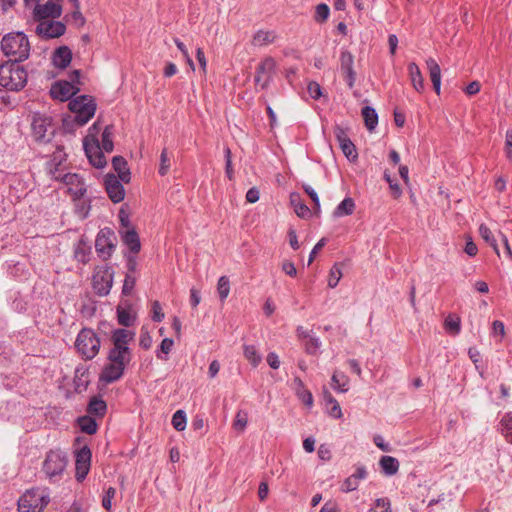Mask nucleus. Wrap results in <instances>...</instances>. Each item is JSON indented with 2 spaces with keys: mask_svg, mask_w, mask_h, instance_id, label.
Wrapping results in <instances>:
<instances>
[{
  "mask_svg": "<svg viewBox=\"0 0 512 512\" xmlns=\"http://www.w3.org/2000/svg\"><path fill=\"white\" fill-rule=\"evenodd\" d=\"M135 332L125 328H117L112 331L111 342L113 347L107 354L110 362L127 366L132 359V350L129 347L130 342L134 340Z\"/></svg>",
  "mask_w": 512,
  "mask_h": 512,
  "instance_id": "nucleus-1",
  "label": "nucleus"
},
{
  "mask_svg": "<svg viewBox=\"0 0 512 512\" xmlns=\"http://www.w3.org/2000/svg\"><path fill=\"white\" fill-rule=\"evenodd\" d=\"M30 42L24 32H10L1 40V50L5 56L10 57L9 61L22 63L30 56Z\"/></svg>",
  "mask_w": 512,
  "mask_h": 512,
  "instance_id": "nucleus-2",
  "label": "nucleus"
},
{
  "mask_svg": "<svg viewBox=\"0 0 512 512\" xmlns=\"http://www.w3.org/2000/svg\"><path fill=\"white\" fill-rule=\"evenodd\" d=\"M28 73L21 63L7 61L0 65V85L9 91H21L27 84Z\"/></svg>",
  "mask_w": 512,
  "mask_h": 512,
  "instance_id": "nucleus-3",
  "label": "nucleus"
},
{
  "mask_svg": "<svg viewBox=\"0 0 512 512\" xmlns=\"http://www.w3.org/2000/svg\"><path fill=\"white\" fill-rule=\"evenodd\" d=\"M68 464L67 454L59 448L49 450L42 463V472L50 482L58 481Z\"/></svg>",
  "mask_w": 512,
  "mask_h": 512,
  "instance_id": "nucleus-4",
  "label": "nucleus"
},
{
  "mask_svg": "<svg viewBox=\"0 0 512 512\" xmlns=\"http://www.w3.org/2000/svg\"><path fill=\"white\" fill-rule=\"evenodd\" d=\"M75 456V478L82 482L88 475L91 467L92 452L86 439L77 436L73 442Z\"/></svg>",
  "mask_w": 512,
  "mask_h": 512,
  "instance_id": "nucleus-5",
  "label": "nucleus"
},
{
  "mask_svg": "<svg viewBox=\"0 0 512 512\" xmlns=\"http://www.w3.org/2000/svg\"><path fill=\"white\" fill-rule=\"evenodd\" d=\"M68 107L75 114L72 122H76V126L81 127L94 116L97 105L92 96L80 95L71 99Z\"/></svg>",
  "mask_w": 512,
  "mask_h": 512,
  "instance_id": "nucleus-6",
  "label": "nucleus"
},
{
  "mask_svg": "<svg viewBox=\"0 0 512 512\" xmlns=\"http://www.w3.org/2000/svg\"><path fill=\"white\" fill-rule=\"evenodd\" d=\"M101 341L93 329L84 327L75 341V348L84 360H92L100 350Z\"/></svg>",
  "mask_w": 512,
  "mask_h": 512,
  "instance_id": "nucleus-7",
  "label": "nucleus"
},
{
  "mask_svg": "<svg viewBox=\"0 0 512 512\" xmlns=\"http://www.w3.org/2000/svg\"><path fill=\"white\" fill-rule=\"evenodd\" d=\"M80 91V70H73L69 80H58L51 85L50 96L55 100L65 102L73 99Z\"/></svg>",
  "mask_w": 512,
  "mask_h": 512,
  "instance_id": "nucleus-8",
  "label": "nucleus"
},
{
  "mask_svg": "<svg viewBox=\"0 0 512 512\" xmlns=\"http://www.w3.org/2000/svg\"><path fill=\"white\" fill-rule=\"evenodd\" d=\"M49 503V496L40 488L27 490L18 500L19 512H42Z\"/></svg>",
  "mask_w": 512,
  "mask_h": 512,
  "instance_id": "nucleus-9",
  "label": "nucleus"
},
{
  "mask_svg": "<svg viewBox=\"0 0 512 512\" xmlns=\"http://www.w3.org/2000/svg\"><path fill=\"white\" fill-rule=\"evenodd\" d=\"M117 247V237L114 230L110 227H104L99 230L95 238V250L98 257L103 260H109Z\"/></svg>",
  "mask_w": 512,
  "mask_h": 512,
  "instance_id": "nucleus-10",
  "label": "nucleus"
},
{
  "mask_svg": "<svg viewBox=\"0 0 512 512\" xmlns=\"http://www.w3.org/2000/svg\"><path fill=\"white\" fill-rule=\"evenodd\" d=\"M114 271L109 265L96 266L92 275V287L96 295L103 297L110 293Z\"/></svg>",
  "mask_w": 512,
  "mask_h": 512,
  "instance_id": "nucleus-11",
  "label": "nucleus"
},
{
  "mask_svg": "<svg viewBox=\"0 0 512 512\" xmlns=\"http://www.w3.org/2000/svg\"><path fill=\"white\" fill-rule=\"evenodd\" d=\"M59 181L68 187V193L73 201L82 199L87 192L84 178L77 173L61 174Z\"/></svg>",
  "mask_w": 512,
  "mask_h": 512,
  "instance_id": "nucleus-12",
  "label": "nucleus"
},
{
  "mask_svg": "<svg viewBox=\"0 0 512 512\" xmlns=\"http://www.w3.org/2000/svg\"><path fill=\"white\" fill-rule=\"evenodd\" d=\"M340 71L344 77L347 86L352 89L356 82V71L354 69V56L348 49H341L340 56Z\"/></svg>",
  "mask_w": 512,
  "mask_h": 512,
  "instance_id": "nucleus-13",
  "label": "nucleus"
},
{
  "mask_svg": "<svg viewBox=\"0 0 512 512\" xmlns=\"http://www.w3.org/2000/svg\"><path fill=\"white\" fill-rule=\"evenodd\" d=\"M275 60L272 57L263 59L256 68L255 84L260 85L262 89H267L275 70Z\"/></svg>",
  "mask_w": 512,
  "mask_h": 512,
  "instance_id": "nucleus-14",
  "label": "nucleus"
},
{
  "mask_svg": "<svg viewBox=\"0 0 512 512\" xmlns=\"http://www.w3.org/2000/svg\"><path fill=\"white\" fill-rule=\"evenodd\" d=\"M66 32V26L61 21H46L40 20V23L36 27V34L43 39L58 38Z\"/></svg>",
  "mask_w": 512,
  "mask_h": 512,
  "instance_id": "nucleus-15",
  "label": "nucleus"
},
{
  "mask_svg": "<svg viewBox=\"0 0 512 512\" xmlns=\"http://www.w3.org/2000/svg\"><path fill=\"white\" fill-rule=\"evenodd\" d=\"M83 147L85 154L92 166L98 169L106 166L107 161L104 156L105 151L101 149L99 140H95L94 143H90L87 139H84Z\"/></svg>",
  "mask_w": 512,
  "mask_h": 512,
  "instance_id": "nucleus-16",
  "label": "nucleus"
},
{
  "mask_svg": "<svg viewBox=\"0 0 512 512\" xmlns=\"http://www.w3.org/2000/svg\"><path fill=\"white\" fill-rule=\"evenodd\" d=\"M62 13L60 0H48L45 4H36L33 10V17L40 21L47 18H58Z\"/></svg>",
  "mask_w": 512,
  "mask_h": 512,
  "instance_id": "nucleus-17",
  "label": "nucleus"
},
{
  "mask_svg": "<svg viewBox=\"0 0 512 512\" xmlns=\"http://www.w3.org/2000/svg\"><path fill=\"white\" fill-rule=\"evenodd\" d=\"M122 181L116 175L108 173L104 178L105 190L113 203H120L124 200L125 189Z\"/></svg>",
  "mask_w": 512,
  "mask_h": 512,
  "instance_id": "nucleus-18",
  "label": "nucleus"
},
{
  "mask_svg": "<svg viewBox=\"0 0 512 512\" xmlns=\"http://www.w3.org/2000/svg\"><path fill=\"white\" fill-rule=\"evenodd\" d=\"M118 324L123 327L134 326L137 320V313L133 311L132 304L126 300L116 308Z\"/></svg>",
  "mask_w": 512,
  "mask_h": 512,
  "instance_id": "nucleus-19",
  "label": "nucleus"
},
{
  "mask_svg": "<svg viewBox=\"0 0 512 512\" xmlns=\"http://www.w3.org/2000/svg\"><path fill=\"white\" fill-rule=\"evenodd\" d=\"M125 369V366L109 361L99 375V383L110 384L118 381L124 375Z\"/></svg>",
  "mask_w": 512,
  "mask_h": 512,
  "instance_id": "nucleus-20",
  "label": "nucleus"
},
{
  "mask_svg": "<svg viewBox=\"0 0 512 512\" xmlns=\"http://www.w3.org/2000/svg\"><path fill=\"white\" fill-rule=\"evenodd\" d=\"M367 476L368 472L366 467L364 465H357L355 472L342 482L340 490L344 493L357 490L359 482L366 479Z\"/></svg>",
  "mask_w": 512,
  "mask_h": 512,
  "instance_id": "nucleus-21",
  "label": "nucleus"
},
{
  "mask_svg": "<svg viewBox=\"0 0 512 512\" xmlns=\"http://www.w3.org/2000/svg\"><path fill=\"white\" fill-rule=\"evenodd\" d=\"M74 259L86 265L90 262L92 256V247L87 238L82 235L81 238L73 246Z\"/></svg>",
  "mask_w": 512,
  "mask_h": 512,
  "instance_id": "nucleus-22",
  "label": "nucleus"
},
{
  "mask_svg": "<svg viewBox=\"0 0 512 512\" xmlns=\"http://www.w3.org/2000/svg\"><path fill=\"white\" fill-rule=\"evenodd\" d=\"M66 159L67 154L65 153L64 148L57 146L56 150L51 156L50 161L47 163L49 174L54 180H60L61 173L59 172V167L63 162L66 161Z\"/></svg>",
  "mask_w": 512,
  "mask_h": 512,
  "instance_id": "nucleus-23",
  "label": "nucleus"
},
{
  "mask_svg": "<svg viewBox=\"0 0 512 512\" xmlns=\"http://www.w3.org/2000/svg\"><path fill=\"white\" fill-rule=\"evenodd\" d=\"M51 61L56 68L66 69L72 61L71 49L66 45L59 46L52 53Z\"/></svg>",
  "mask_w": 512,
  "mask_h": 512,
  "instance_id": "nucleus-24",
  "label": "nucleus"
},
{
  "mask_svg": "<svg viewBox=\"0 0 512 512\" xmlns=\"http://www.w3.org/2000/svg\"><path fill=\"white\" fill-rule=\"evenodd\" d=\"M121 240L128 247L129 253L138 254L141 250V242L138 232L135 228L130 230H119Z\"/></svg>",
  "mask_w": 512,
  "mask_h": 512,
  "instance_id": "nucleus-25",
  "label": "nucleus"
},
{
  "mask_svg": "<svg viewBox=\"0 0 512 512\" xmlns=\"http://www.w3.org/2000/svg\"><path fill=\"white\" fill-rule=\"evenodd\" d=\"M51 119L49 117L37 116L34 117L31 128L32 135L37 142L46 141V132L50 126ZM49 141V139H47Z\"/></svg>",
  "mask_w": 512,
  "mask_h": 512,
  "instance_id": "nucleus-26",
  "label": "nucleus"
},
{
  "mask_svg": "<svg viewBox=\"0 0 512 512\" xmlns=\"http://www.w3.org/2000/svg\"><path fill=\"white\" fill-rule=\"evenodd\" d=\"M74 390L80 394L87 390L90 379H89V368L85 366H77L73 378Z\"/></svg>",
  "mask_w": 512,
  "mask_h": 512,
  "instance_id": "nucleus-27",
  "label": "nucleus"
},
{
  "mask_svg": "<svg viewBox=\"0 0 512 512\" xmlns=\"http://www.w3.org/2000/svg\"><path fill=\"white\" fill-rule=\"evenodd\" d=\"M426 65L429 70L430 79L433 85V89L437 95L441 93V68L437 61L433 58L426 60Z\"/></svg>",
  "mask_w": 512,
  "mask_h": 512,
  "instance_id": "nucleus-28",
  "label": "nucleus"
},
{
  "mask_svg": "<svg viewBox=\"0 0 512 512\" xmlns=\"http://www.w3.org/2000/svg\"><path fill=\"white\" fill-rule=\"evenodd\" d=\"M87 413L97 418H103L107 413V403L101 396H92L87 405Z\"/></svg>",
  "mask_w": 512,
  "mask_h": 512,
  "instance_id": "nucleus-29",
  "label": "nucleus"
},
{
  "mask_svg": "<svg viewBox=\"0 0 512 512\" xmlns=\"http://www.w3.org/2000/svg\"><path fill=\"white\" fill-rule=\"evenodd\" d=\"M113 169L117 172L118 178L124 183H129L131 180V172L128 163L123 156H114L112 159Z\"/></svg>",
  "mask_w": 512,
  "mask_h": 512,
  "instance_id": "nucleus-30",
  "label": "nucleus"
},
{
  "mask_svg": "<svg viewBox=\"0 0 512 512\" xmlns=\"http://www.w3.org/2000/svg\"><path fill=\"white\" fill-rule=\"evenodd\" d=\"M293 388L297 397L309 408L313 406V395L306 389L304 382L298 376L293 379Z\"/></svg>",
  "mask_w": 512,
  "mask_h": 512,
  "instance_id": "nucleus-31",
  "label": "nucleus"
},
{
  "mask_svg": "<svg viewBox=\"0 0 512 512\" xmlns=\"http://www.w3.org/2000/svg\"><path fill=\"white\" fill-rule=\"evenodd\" d=\"M408 74L413 88L418 93H423L425 90L424 78L419 66L415 62L408 64Z\"/></svg>",
  "mask_w": 512,
  "mask_h": 512,
  "instance_id": "nucleus-32",
  "label": "nucleus"
},
{
  "mask_svg": "<svg viewBox=\"0 0 512 512\" xmlns=\"http://www.w3.org/2000/svg\"><path fill=\"white\" fill-rule=\"evenodd\" d=\"M289 199L298 217L305 219L311 216L310 208L302 201L299 193L291 192Z\"/></svg>",
  "mask_w": 512,
  "mask_h": 512,
  "instance_id": "nucleus-33",
  "label": "nucleus"
},
{
  "mask_svg": "<svg viewBox=\"0 0 512 512\" xmlns=\"http://www.w3.org/2000/svg\"><path fill=\"white\" fill-rule=\"evenodd\" d=\"M498 431L505 441L512 444V412H506L499 421Z\"/></svg>",
  "mask_w": 512,
  "mask_h": 512,
  "instance_id": "nucleus-34",
  "label": "nucleus"
},
{
  "mask_svg": "<svg viewBox=\"0 0 512 512\" xmlns=\"http://www.w3.org/2000/svg\"><path fill=\"white\" fill-rule=\"evenodd\" d=\"M323 400L327 407L331 406L327 410V413L329 414V416H331L335 419H340L343 415L341 407H340L338 401L333 397V395L327 389H325L323 391Z\"/></svg>",
  "mask_w": 512,
  "mask_h": 512,
  "instance_id": "nucleus-35",
  "label": "nucleus"
},
{
  "mask_svg": "<svg viewBox=\"0 0 512 512\" xmlns=\"http://www.w3.org/2000/svg\"><path fill=\"white\" fill-rule=\"evenodd\" d=\"M77 425L83 433L94 435L98 431V424L91 415L80 416L76 420Z\"/></svg>",
  "mask_w": 512,
  "mask_h": 512,
  "instance_id": "nucleus-36",
  "label": "nucleus"
},
{
  "mask_svg": "<svg viewBox=\"0 0 512 512\" xmlns=\"http://www.w3.org/2000/svg\"><path fill=\"white\" fill-rule=\"evenodd\" d=\"M382 472L387 476L395 475L399 470V461L392 456H382L379 461Z\"/></svg>",
  "mask_w": 512,
  "mask_h": 512,
  "instance_id": "nucleus-37",
  "label": "nucleus"
},
{
  "mask_svg": "<svg viewBox=\"0 0 512 512\" xmlns=\"http://www.w3.org/2000/svg\"><path fill=\"white\" fill-rule=\"evenodd\" d=\"M355 202L351 197L344 198L334 209V217L349 216L354 213Z\"/></svg>",
  "mask_w": 512,
  "mask_h": 512,
  "instance_id": "nucleus-38",
  "label": "nucleus"
},
{
  "mask_svg": "<svg viewBox=\"0 0 512 512\" xmlns=\"http://www.w3.org/2000/svg\"><path fill=\"white\" fill-rule=\"evenodd\" d=\"M361 113L364 118L366 128L372 132L378 124V114L376 110L371 106H364Z\"/></svg>",
  "mask_w": 512,
  "mask_h": 512,
  "instance_id": "nucleus-39",
  "label": "nucleus"
},
{
  "mask_svg": "<svg viewBox=\"0 0 512 512\" xmlns=\"http://www.w3.org/2000/svg\"><path fill=\"white\" fill-rule=\"evenodd\" d=\"M113 131V125H106L101 135L100 147L107 153L112 152L114 149V143L112 140Z\"/></svg>",
  "mask_w": 512,
  "mask_h": 512,
  "instance_id": "nucleus-40",
  "label": "nucleus"
},
{
  "mask_svg": "<svg viewBox=\"0 0 512 512\" xmlns=\"http://www.w3.org/2000/svg\"><path fill=\"white\" fill-rule=\"evenodd\" d=\"M479 234L482 237V239L487 244H489L493 248L494 252L499 256L500 252H499L498 244H497V241H496L492 231L490 230V228L485 224H481L479 226Z\"/></svg>",
  "mask_w": 512,
  "mask_h": 512,
  "instance_id": "nucleus-41",
  "label": "nucleus"
},
{
  "mask_svg": "<svg viewBox=\"0 0 512 512\" xmlns=\"http://www.w3.org/2000/svg\"><path fill=\"white\" fill-rule=\"evenodd\" d=\"M331 381H332V388L335 391H338V392H341V393H345V392L348 391V382H349V380H348L347 376L344 373H337V372H335L332 375Z\"/></svg>",
  "mask_w": 512,
  "mask_h": 512,
  "instance_id": "nucleus-42",
  "label": "nucleus"
},
{
  "mask_svg": "<svg viewBox=\"0 0 512 512\" xmlns=\"http://www.w3.org/2000/svg\"><path fill=\"white\" fill-rule=\"evenodd\" d=\"M274 41V35L271 31L258 30L252 40L254 46H263Z\"/></svg>",
  "mask_w": 512,
  "mask_h": 512,
  "instance_id": "nucleus-43",
  "label": "nucleus"
},
{
  "mask_svg": "<svg viewBox=\"0 0 512 512\" xmlns=\"http://www.w3.org/2000/svg\"><path fill=\"white\" fill-rule=\"evenodd\" d=\"M339 146L350 162H355L358 159V152L355 144L350 140L339 143Z\"/></svg>",
  "mask_w": 512,
  "mask_h": 512,
  "instance_id": "nucleus-44",
  "label": "nucleus"
},
{
  "mask_svg": "<svg viewBox=\"0 0 512 512\" xmlns=\"http://www.w3.org/2000/svg\"><path fill=\"white\" fill-rule=\"evenodd\" d=\"M444 328L447 332L458 335L461 331V320L458 316L449 315L444 321Z\"/></svg>",
  "mask_w": 512,
  "mask_h": 512,
  "instance_id": "nucleus-45",
  "label": "nucleus"
},
{
  "mask_svg": "<svg viewBox=\"0 0 512 512\" xmlns=\"http://www.w3.org/2000/svg\"><path fill=\"white\" fill-rule=\"evenodd\" d=\"M330 15V8L325 3H320L315 7L314 20L319 24L325 23Z\"/></svg>",
  "mask_w": 512,
  "mask_h": 512,
  "instance_id": "nucleus-46",
  "label": "nucleus"
},
{
  "mask_svg": "<svg viewBox=\"0 0 512 512\" xmlns=\"http://www.w3.org/2000/svg\"><path fill=\"white\" fill-rule=\"evenodd\" d=\"M173 346L174 340L172 338H164L155 352L156 357L160 360H167V357L162 354L168 355L172 351Z\"/></svg>",
  "mask_w": 512,
  "mask_h": 512,
  "instance_id": "nucleus-47",
  "label": "nucleus"
},
{
  "mask_svg": "<svg viewBox=\"0 0 512 512\" xmlns=\"http://www.w3.org/2000/svg\"><path fill=\"white\" fill-rule=\"evenodd\" d=\"M244 356L254 367H256L262 360L261 355L258 353L254 345H244Z\"/></svg>",
  "mask_w": 512,
  "mask_h": 512,
  "instance_id": "nucleus-48",
  "label": "nucleus"
},
{
  "mask_svg": "<svg viewBox=\"0 0 512 512\" xmlns=\"http://www.w3.org/2000/svg\"><path fill=\"white\" fill-rule=\"evenodd\" d=\"M217 292L220 300L223 302L226 300L230 293V281L227 276H221L217 283Z\"/></svg>",
  "mask_w": 512,
  "mask_h": 512,
  "instance_id": "nucleus-49",
  "label": "nucleus"
},
{
  "mask_svg": "<svg viewBox=\"0 0 512 512\" xmlns=\"http://www.w3.org/2000/svg\"><path fill=\"white\" fill-rule=\"evenodd\" d=\"M172 426L177 431H183L186 428L187 418L183 410H177L172 416Z\"/></svg>",
  "mask_w": 512,
  "mask_h": 512,
  "instance_id": "nucleus-50",
  "label": "nucleus"
},
{
  "mask_svg": "<svg viewBox=\"0 0 512 512\" xmlns=\"http://www.w3.org/2000/svg\"><path fill=\"white\" fill-rule=\"evenodd\" d=\"M248 423V413L245 410H238L233 422V427L235 430L243 432Z\"/></svg>",
  "mask_w": 512,
  "mask_h": 512,
  "instance_id": "nucleus-51",
  "label": "nucleus"
},
{
  "mask_svg": "<svg viewBox=\"0 0 512 512\" xmlns=\"http://www.w3.org/2000/svg\"><path fill=\"white\" fill-rule=\"evenodd\" d=\"M118 219L120 222V230H130L135 228L130 221L129 212L126 210V205H123L118 212Z\"/></svg>",
  "mask_w": 512,
  "mask_h": 512,
  "instance_id": "nucleus-52",
  "label": "nucleus"
},
{
  "mask_svg": "<svg viewBox=\"0 0 512 512\" xmlns=\"http://www.w3.org/2000/svg\"><path fill=\"white\" fill-rule=\"evenodd\" d=\"M136 281H137L136 275H132L130 273L125 274L122 291H121L123 296L131 295L133 289L135 288Z\"/></svg>",
  "mask_w": 512,
  "mask_h": 512,
  "instance_id": "nucleus-53",
  "label": "nucleus"
},
{
  "mask_svg": "<svg viewBox=\"0 0 512 512\" xmlns=\"http://www.w3.org/2000/svg\"><path fill=\"white\" fill-rule=\"evenodd\" d=\"M305 340V352L310 355H315L321 345L320 339L317 336L309 335Z\"/></svg>",
  "mask_w": 512,
  "mask_h": 512,
  "instance_id": "nucleus-54",
  "label": "nucleus"
},
{
  "mask_svg": "<svg viewBox=\"0 0 512 512\" xmlns=\"http://www.w3.org/2000/svg\"><path fill=\"white\" fill-rule=\"evenodd\" d=\"M68 1L72 4V6L74 8V10L71 14L73 20L77 23V25L79 27L84 26L86 23V19L83 16L82 12L80 11V1L79 0H68Z\"/></svg>",
  "mask_w": 512,
  "mask_h": 512,
  "instance_id": "nucleus-55",
  "label": "nucleus"
},
{
  "mask_svg": "<svg viewBox=\"0 0 512 512\" xmlns=\"http://www.w3.org/2000/svg\"><path fill=\"white\" fill-rule=\"evenodd\" d=\"M370 512H391V502L388 498H378L375 500Z\"/></svg>",
  "mask_w": 512,
  "mask_h": 512,
  "instance_id": "nucleus-56",
  "label": "nucleus"
},
{
  "mask_svg": "<svg viewBox=\"0 0 512 512\" xmlns=\"http://www.w3.org/2000/svg\"><path fill=\"white\" fill-rule=\"evenodd\" d=\"M384 179L389 184L393 198L398 199L402 195V189L392 178L390 173L385 170L383 174Z\"/></svg>",
  "mask_w": 512,
  "mask_h": 512,
  "instance_id": "nucleus-57",
  "label": "nucleus"
},
{
  "mask_svg": "<svg viewBox=\"0 0 512 512\" xmlns=\"http://www.w3.org/2000/svg\"><path fill=\"white\" fill-rule=\"evenodd\" d=\"M342 277V272L337 264H334L329 273L328 286L335 288Z\"/></svg>",
  "mask_w": 512,
  "mask_h": 512,
  "instance_id": "nucleus-58",
  "label": "nucleus"
},
{
  "mask_svg": "<svg viewBox=\"0 0 512 512\" xmlns=\"http://www.w3.org/2000/svg\"><path fill=\"white\" fill-rule=\"evenodd\" d=\"M169 168H170V159L168 157L167 148H164V149H162L161 154H160V166H159L158 173L161 176H165L168 173Z\"/></svg>",
  "mask_w": 512,
  "mask_h": 512,
  "instance_id": "nucleus-59",
  "label": "nucleus"
},
{
  "mask_svg": "<svg viewBox=\"0 0 512 512\" xmlns=\"http://www.w3.org/2000/svg\"><path fill=\"white\" fill-rule=\"evenodd\" d=\"M136 255L137 254H132V253L124 254V258H125V261H126L125 266H126V269H127L126 273H130L132 275H135V273L137 272L138 262H137Z\"/></svg>",
  "mask_w": 512,
  "mask_h": 512,
  "instance_id": "nucleus-60",
  "label": "nucleus"
},
{
  "mask_svg": "<svg viewBox=\"0 0 512 512\" xmlns=\"http://www.w3.org/2000/svg\"><path fill=\"white\" fill-rule=\"evenodd\" d=\"M224 158H225V173L229 180L233 179V168H232V153L231 149L226 146L224 148Z\"/></svg>",
  "mask_w": 512,
  "mask_h": 512,
  "instance_id": "nucleus-61",
  "label": "nucleus"
},
{
  "mask_svg": "<svg viewBox=\"0 0 512 512\" xmlns=\"http://www.w3.org/2000/svg\"><path fill=\"white\" fill-rule=\"evenodd\" d=\"M307 91H308L310 97L314 100L320 99L323 95L322 87L316 81H310L308 83Z\"/></svg>",
  "mask_w": 512,
  "mask_h": 512,
  "instance_id": "nucleus-62",
  "label": "nucleus"
},
{
  "mask_svg": "<svg viewBox=\"0 0 512 512\" xmlns=\"http://www.w3.org/2000/svg\"><path fill=\"white\" fill-rule=\"evenodd\" d=\"M334 136L339 143H342L344 141L350 140L349 137V128L343 127L341 125H336L334 127Z\"/></svg>",
  "mask_w": 512,
  "mask_h": 512,
  "instance_id": "nucleus-63",
  "label": "nucleus"
},
{
  "mask_svg": "<svg viewBox=\"0 0 512 512\" xmlns=\"http://www.w3.org/2000/svg\"><path fill=\"white\" fill-rule=\"evenodd\" d=\"M116 489L109 487L102 498V506L106 511H110L112 507V499L115 497Z\"/></svg>",
  "mask_w": 512,
  "mask_h": 512,
  "instance_id": "nucleus-64",
  "label": "nucleus"
}]
</instances>
